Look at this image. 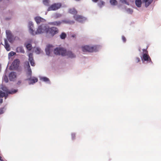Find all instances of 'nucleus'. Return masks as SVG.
I'll use <instances>...</instances> for the list:
<instances>
[{"instance_id": "f704fd0d", "label": "nucleus", "mask_w": 161, "mask_h": 161, "mask_svg": "<svg viewBox=\"0 0 161 161\" xmlns=\"http://www.w3.org/2000/svg\"><path fill=\"white\" fill-rule=\"evenodd\" d=\"M4 80L5 82L7 83L8 82V77L6 76H5L4 77Z\"/></svg>"}, {"instance_id": "473e14b6", "label": "nucleus", "mask_w": 161, "mask_h": 161, "mask_svg": "<svg viewBox=\"0 0 161 161\" xmlns=\"http://www.w3.org/2000/svg\"><path fill=\"white\" fill-rule=\"evenodd\" d=\"M120 1L122 3H124L126 4L129 5L128 3L127 2L126 0H120Z\"/></svg>"}, {"instance_id": "f03ea898", "label": "nucleus", "mask_w": 161, "mask_h": 161, "mask_svg": "<svg viewBox=\"0 0 161 161\" xmlns=\"http://www.w3.org/2000/svg\"><path fill=\"white\" fill-rule=\"evenodd\" d=\"M25 67L27 68V74L29 76H30V77L29 78L27 79V80L30 81L29 83V84L30 85L31 84H33L35 83L36 82L38 81L37 78L35 77H31L32 71L28 62L26 61L25 62Z\"/></svg>"}, {"instance_id": "cd10ccee", "label": "nucleus", "mask_w": 161, "mask_h": 161, "mask_svg": "<svg viewBox=\"0 0 161 161\" xmlns=\"http://www.w3.org/2000/svg\"><path fill=\"white\" fill-rule=\"evenodd\" d=\"M5 97V98H6V96H5V93L4 92H3L2 91H0V97Z\"/></svg>"}, {"instance_id": "f8f14e48", "label": "nucleus", "mask_w": 161, "mask_h": 161, "mask_svg": "<svg viewBox=\"0 0 161 161\" xmlns=\"http://www.w3.org/2000/svg\"><path fill=\"white\" fill-rule=\"evenodd\" d=\"M74 18L76 21L79 22H82L84 20V18L82 16L76 15L73 16Z\"/></svg>"}, {"instance_id": "c9c22d12", "label": "nucleus", "mask_w": 161, "mask_h": 161, "mask_svg": "<svg viewBox=\"0 0 161 161\" xmlns=\"http://www.w3.org/2000/svg\"><path fill=\"white\" fill-rule=\"evenodd\" d=\"M72 138L73 139H74L75 137V133H72L71 134Z\"/></svg>"}, {"instance_id": "e433bc0d", "label": "nucleus", "mask_w": 161, "mask_h": 161, "mask_svg": "<svg viewBox=\"0 0 161 161\" xmlns=\"http://www.w3.org/2000/svg\"><path fill=\"white\" fill-rule=\"evenodd\" d=\"M3 108L0 109V114L3 113L4 111H3Z\"/></svg>"}, {"instance_id": "aec40b11", "label": "nucleus", "mask_w": 161, "mask_h": 161, "mask_svg": "<svg viewBox=\"0 0 161 161\" xmlns=\"http://www.w3.org/2000/svg\"><path fill=\"white\" fill-rule=\"evenodd\" d=\"M5 45L4 47L5 49L7 51H10V47L9 45L8 44L6 40H5Z\"/></svg>"}, {"instance_id": "c756f323", "label": "nucleus", "mask_w": 161, "mask_h": 161, "mask_svg": "<svg viewBox=\"0 0 161 161\" xmlns=\"http://www.w3.org/2000/svg\"><path fill=\"white\" fill-rule=\"evenodd\" d=\"M43 3L45 5L48 6L49 5V1L48 0H44L43 1Z\"/></svg>"}, {"instance_id": "f3484780", "label": "nucleus", "mask_w": 161, "mask_h": 161, "mask_svg": "<svg viewBox=\"0 0 161 161\" xmlns=\"http://www.w3.org/2000/svg\"><path fill=\"white\" fill-rule=\"evenodd\" d=\"M20 61L18 59H16L14 60L12 64V65L15 68H17L19 64Z\"/></svg>"}, {"instance_id": "a211bd4d", "label": "nucleus", "mask_w": 161, "mask_h": 161, "mask_svg": "<svg viewBox=\"0 0 161 161\" xmlns=\"http://www.w3.org/2000/svg\"><path fill=\"white\" fill-rule=\"evenodd\" d=\"M153 0H142V2L145 3V6L147 7L152 3Z\"/></svg>"}, {"instance_id": "9b49d317", "label": "nucleus", "mask_w": 161, "mask_h": 161, "mask_svg": "<svg viewBox=\"0 0 161 161\" xmlns=\"http://www.w3.org/2000/svg\"><path fill=\"white\" fill-rule=\"evenodd\" d=\"M33 55V54L32 53H30L29 54V60L30 62L31 65L32 66H35V63L34 61Z\"/></svg>"}, {"instance_id": "0eeeda50", "label": "nucleus", "mask_w": 161, "mask_h": 161, "mask_svg": "<svg viewBox=\"0 0 161 161\" xmlns=\"http://www.w3.org/2000/svg\"><path fill=\"white\" fill-rule=\"evenodd\" d=\"M143 57L142 58V60L145 61H147L148 62L152 63L151 59L148 54V52L147 50L145 49H143Z\"/></svg>"}, {"instance_id": "f257e3e1", "label": "nucleus", "mask_w": 161, "mask_h": 161, "mask_svg": "<svg viewBox=\"0 0 161 161\" xmlns=\"http://www.w3.org/2000/svg\"><path fill=\"white\" fill-rule=\"evenodd\" d=\"M54 53L56 55H61L63 56H67L71 58L75 57V55L71 51H66V50L62 48H57L54 50Z\"/></svg>"}, {"instance_id": "7c9ffc66", "label": "nucleus", "mask_w": 161, "mask_h": 161, "mask_svg": "<svg viewBox=\"0 0 161 161\" xmlns=\"http://www.w3.org/2000/svg\"><path fill=\"white\" fill-rule=\"evenodd\" d=\"M41 51V49L39 48H36V50H35V52L37 54H39Z\"/></svg>"}, {"instance_id": "b1692460", "label": "nucleus", "mask_w": 161, "mask_h": 161, "mask_svg": "<svg viewBox=\"0 0 161 161\" xmlns=\"http://www.w3.org/2000/svg\"><path fill=\"white\" fill-rule=\"evenodd\" d=\"M110 3L112 5H116L118 3L116 0H110Z\"/></svg>"}, {"instance_id": "2eb2a0df", "label": "nucleus", "mask_w": 161, "mask_h": 161, "mask_svg": "<svg viewBox=\"0 0 161 161\" xmlns=\"http://www.w3.org/2000/svg\"><path fill=\"white\" fill-rule=\"evenodd\" d=\"M16 73L14 72H11L9 75V78L10 80L14 81L16 78Z\"/></svg>"}, {"instance_id": "4be33fe9", "label": "nucleus", "mask_w": 161, "mask_h": 161, "mask_svg": "<svg viewBox=\"0 0 161 161\" xmlns=\"http://www.w3.org/2000/svg\"><path fill=\"white\" fill-rule=\"evenodd\" d=\"M105 2L102 0H100L99 1L98 3H97L98 5L100 8H102L103 6H104L105 5Z\"/></svg>"}, {"instance_id": "7ed1b4c3", "label": "nucleus", "mask_w": 161, "mask_h": 161, "mask_svg": "<svg viewBox=\"0 0 161 161\" xmlns=\"http://www.w3.org/2000/svg\"><path fill=\"white\" fill-rule=\"evenodd\" d=\"M62 23L66 24H72L74 23L75 22L73 20H63L61 21H57L50 22L48 23V24L52 25L58 26L60 25Z\"/></svg>"}, {"instance_id": "6ab92c4d", "label": "nucleus", "mask_w": 161, "mask_h": 161, "mask_svg": "<svg viewBox=\"0 0 161 161\" xmlns=\"http://www.w3.org/2000/svg\"><path fill=\"white\" fill-rule=\"evenodd\" d=\"M69 13L74 15H76L77 13V11L74 8H70L69 9Z\"/></svg>"}, {"instance_id": "a878e982", "label": "nucleus", "mask_w": 161, "mask_h": 161, "mask_svg": "<svg viewBox=\"0 0 161 161\" xmlns=\"http://www.w3.org/2000/svg\"><path fill=\"white\" fill-rule=\"evenodd\" d=\"M66 37V34L64 33H62L60 35V37L62 39H64Z\"/></svg>"}, {"instance_id": "79ce46f5", "label": "nucleus", "mask_w": 161, "mask_h": 161, "mask_svg": "<svg viewBox=\"0 0 161 161\" xmlns=\"http://www.w3.org/2000/svg\"><path fill=\"white\" fill-rule=\"evenodd\" d=\"M72 37H75V35H73L72 36Z\"/></svg>"}, {"instance_id": "393cba45", "label": "nucleus", "mask_w": 161, "mask_h": 161, "mask_svg": "<svg viewBox=\"0 0 161 161\" xmlns=\"http://www.w3.org/2000/svg\"><path fill=\"white\" fill-rule=\"evenodd\" d=\"M26 47L29 51L31 50L32 47L31 44L28 43L26 45Z\"/></svg>"}, {"instance_id": "2f4dec72", "label": "nucleus", "mask_w": 161, "mask_h": 161, "mask_svg": "<svg viewBox=\"0 0 161 161\" xmlns=\"http://www.w3.org/2000/svg\"><path fill=\"white\" fill-rule=\"evenodd\" d=\"M135 62L136 63L140 61V58L139 57H136L135 58Z\"/></svg>"}, {"instance_id": "6e6552de", "label": "nucleus", "mask_w": 161, "mask_h": 161, "mask_svg": "<svg viewBox=\"0 0 161 161\" xmlns=\"http://www.w3.org/2000/svg\"><path fill=\"white\" fill-rule=\"evenodd\" d=\"M61 6L60 3H55L49 7L48 9V11L55 10L59 8Z\"/></svg>"}, {"instance_id": "5701e85b", "label": "nucleus", "mask_w": 161, "mask_h": 161, "mask_svg": "<svg viewBox=\"0 0 161 161\" xmlns=\"http://www.w3.org/2000/svg\"><path fill=\"white\" fill-rule=\"evenodd\" d=\"M142 2L141 0H136L135 4L136 6L138 7H140L142 6Z\"/></svg>"}, {"instance_id": "20e7f679", "label": "nucleus", "mask_w": 161, "mask_h": 161, "mask_svg": "<svg viewBox=\"0 0 161 161\" xmlns=\"http://www.w3.org/2000/svg\"><path fill=\"white\" fill-rule=\"evenodd\" d=\"M82 51L85 53L87 52H93L97 51V47L96 46H90L86 45L82 47Z\"/></svg>"}, {"instance_id": "bb28decb", "label": "nucleus", "mask_w": 161, "mask_h": 161, "mask_svg": "<svg viewBox=\"0 0 161 161\" xmlns=\"http://www.w3.org/2000/svg\"><path fill=\"white\" fill-rule=\"evenodd\" d=\"M16 54V53L13 51H11L8 54V58H10V57L13 56Z\"/></svg>"}, {"instance_id": "9d476101", "label": "nucleus", "mask_w": 161, "mask_h": 161, "mask_svg": "<svg viewBox=\"0 0 161 161\" xmlns=\"http://www.w3.org/2000/svg\"><path fill=\"white\" fill-rule=\"evenodd\" d=\"M34 25L32 22L30 21L28 23V27L30 33L32 35H34V31L33 30Z\"/></svg>"}, {"instance_id": "58836bf2", "label": "nucleus", "mask_w": 161, "mask_h": 161, "mask_svg": "<svg viewBox=\"0 0 161 161\" xmlns=\"http://www.w3.org/2000/svg\"><path fill=\"white\" fill-rule=\"evenodd\" d=\"M21 81H20V80H19V81L18 82H17V84H18V85H19V84L21 83Z\"/></svg>"}, {"instance_id": "37998d69", "label": "nucleus", "mask_w": 161, "mask_h": 161, "mask_svg": "<svg viewBox=\"0 0 161 161\" xmlns=\"http://www.w3.org/2000/svg\"><path fill=\"white\" fill-rule=\"evenodd\" d=\"M1 1V0H0V1Z\"/></svg>"}, {"instance_id": "4468645a", "label": "nucleus", "mask_w": 161, "mask_h": 161, "mask_svg": "<svg viewBox=\"0 0 161 161\" xmlns=\"http://www.w3.org/2000/svg\"><path fill=\"white\" fill-rule=\"evenodd\" d=\"M53 48L52 45H49L47 46L45 49L47 55H49L50 53L53 51Z\"/></svg>"}, {"instance_id": "72a5a7b5", "label": "nucleus", "mask_w": 161, "mask_h": 161, "mask_svg": "<svg viewBox=\"0 0 161 161\" xmlns=\"http://www.w3.org/2000/svg\"><path fill=\"white\" fill-rule=\"evenodd\" d=\"M122 38L124 42H126V38L124 36H122Z\"/></svg>"}, {"instance_id": "4c0bfd02", "label": "nucleus", "mask_w": 161, "mask_h": 161, "mask_svg": "<svg viewBox=\"0 0 161 161\" xmlns=\"http://www.w3.org/2000/svg\"><path fill=\"white\" fill-rule=\"evenodd\" d=\"M92 1L94 3H97V1H98V0H92Z\"/></svg>"}, {"instance_id": "dca6fc26", "label": "nucleus", "mask_w": 161, "mask_h": 161, "mask_svg": "<svg viewBox=\"0 0 161 161\" xmlns=\"http://www.w3.org/2000/svg\"><path fill=\"white\" fill-rule=\"evenodd\" d=\"M35 21L37 24H40L41 22H44L45 20L44 19L39 16H37L34 18Z\"/></svg>"}, {"instance_id": "39448f33", "label": "nucleus", "mask_w": 161, "mask_h": 161, "mask_svg": "<svg viewBox=\"0 0 161 161\" xmlns=\"http://www.w3.org/2000/svg\"><path fill=\"white\" fill-rule=\"evenodd\" d=\"M47 26L44 24L39 25L36 31H35L33 35L42 33L44 32L46 33Z\"/></svg>"}, {"instance_id": "a19ab883", "label": "nucleus", "mask_w": 161, "mask_h": 161, "mask_svg": "<svg viewBox=\"0 0 161 161\" xmlns=\"http://www.w3.org/2000/svg\"><path fill=\"white\" fill-rule=\"evenodd\" d=\"M0 160H2V157L0 156Z\"/></svg>"}, {"instance_id": "412c9836", "label": "nucleus", "mask_w": 161, "mask_h": 161, "mask_svg": "<svg viewBox=\"0 0 161 161\" xmlns=\"http://www.w3.org/2000/svg\"><path fill=\"white\" fill-rule=\"evenodd\" d=\"M16 52L24 53H25V51L22 47H17L16 49Z\"/></svg>"}, {"instance_id": "423d86ee", "label": "nucleus", "mask_w": 161, "mask_h": 161, "mask_svg": "<svg viewBox=\"0 0 161 161\" xmlns=\"http://www.w3.org/2000/svg\"><path fill=\"white\" fill-rule=\"evenodd\" d=\"M58 29L56 27L54 26H53L50 28L49 26H47V27L46 33H49L52 36L58 34Z\"/></svg>"}, {"instance_id": "1a4fd4ad", "label": "nucleus", "mask_w": 161, "mask_h": 161, "mask_svg": "<svg viewBox=\"0 0 161 161\" xmlns=\"http://www.w3.org/2000/svg\"><path fill=\"white\" fill-rule=\"evenodd\" d=\"M7 37L8 41L10 42H12L13 39V36L9 30L6 31Z\"/></svg>"}, {"instance_id": "ddd939ff", "label": "nucleus", "mask_w": 161, "mask_h": 161, "mask_svg": "<svg viewBox=\"0 0 161 161\" xmlns=\"http://www.w3.org/2000/svg\"><path fill=\"white\" fill-rule=\"evenodd\" d=\"M2 89L8 94H13L17 92V90L15 89L9 91L5 87H2Z\"/></svg>"}, {"instance_id": "c85d7f7f", "label": "nucleus", "mask_w": 161, "mask_h": 161, "mask_svg": "<svg viewBox=\"0 0 161 161\" xmlns=\"http://www.w3.org/2000/svg\"><path fill=\"white\" fill-rule=\"evenodd\" d=\"M41 79L43 81L45 82H47L49 81V80L48 78L46 77H43L41 78Z\"/></svg>"}, {"instance_id": "ea45409f", "label": "nucleus", "mask_w": 161, "mask_h": 161, "mask_svg": "<svg viewBox=\"0 0 161 161\" xmlns=\"http://www.w3.org/2000/svg\"><path fill=\"white\" fill-rule=\"evenodd\" d=\"M3 100L2 99H0V103H2L3 102Z\"/></svg>"}]
</instances>
